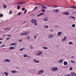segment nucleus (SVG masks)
I'll use <instances>...</instances> for the list:
<instances>
[{
	"instance_id": "nucleus-1",
	"label": "nucleus",
	"mask_w": 76,
	"mask_h": 76,
	"mask_svg": "<svg viewBox=\"0 0 76 76\" xmlns=\"http://www.w3.org/2000/svg\"><path fill=\"white\" fill-rule=\"evenodd\" d=\"M37 20L35 19H32L31 20V22L32 23H37Z\"/></svg>"
},
{
	"instance_id": "nucleus-2",
	"label": "nucleus",
	"mask_w": 76,
	"mask_h": 76,
	"mask_svg": "<svg viewBox=\"0 0 76 76\" xmlns=\"http://www.w3.org/2000/svg\"><path fill=\"white\" fill-rule=\"evenodd\" d=\"M44 72V70H42L40 71L39 70L38 71V73H37V75H39V74H41V73H43V72Z\"/></svg>"
},
{
	"instance_id": "nucleus-3",
	"label": "nucleus",
	"mask_w": 76,
	"mask_h": 76,
	"mask_svg": "<svg viewBox=\"0 0 76 76\" xmlns=\"http://www.w3.org/2000/svg\"><path fill=\"white\" fill-rule=\"evenodd\" d=\"M17 4H25V2H19L17 3Z\"/></svg>"
},
{
	"instance_id": "nucleus-4",
	"label": "nucleus",
	"mask_w": 76,
	"mask_h": 76,
	"mask_svg": "<svg viewBox=\"0 0 76 76\" xmlns=\"http://www.w3.org/2000/svg\"><path fill=\"white\" fill-rule=\"evenodd\" d=\"M42 52L39 51V52H38V53H37L36 54V56H39V55H41V54H42Z\"/></svg>"
},
{
	"instance_id": "nucleus-5",
	"label": "nucleus",
	"mask_w": 76,
	"mask_h": 76,
	"mask_svg": "<svg viewBox=\"0 0 76 76\" xmlns=\"http://www.w3.org/2000/svg\"><path fill=\"white\" fill-rule=\"evenodd\" d=\"M69 12H65L63 13V14L64 15H69Z\"/></svg>"
},
{
	"instance_id": "nucleus-6",
	"label": "nucleus",
	"mask_w": 76,
	"mask_h": 76,
	"mask_svg": "<svg viewBox=\"0 0 76 76\" xmlns=\"http://www.w3.org/2000/svg\"><path fill=\"white\" fill-rule=\"evenodd\" d=\"M54 36L53 35H50L48 36V38L51 39Z\"/></svg>"
},
{
	"instance_id": "nucleus-7",
	"label": "nucleus",
	"mask_w": 76,
	"mask_h": 76,
	"mask_svg": "<svg viewBox=\"0 0 76 76\" xmlns=\"http://www.w3.org/2000/svg\"><path fill=\"white\" fill-rule=\"evenodd\" d=\"M67 38V37L66 36H65L63 39L62 40V42H64V40H66Z\"/></svg>"
},
{
	"instance_id": "nucleus-8",
	"label": "nucleus",
	"mask_w": 76,
	"mask_h": 76,
	"mask_svg": "<svg viewBox=\"0 0 76 76\" xmlns=\"http://www.w3.org/2000/svg\"><path fill=\"white\" fill-rule=\"evenodd\" d=\"M64 60L63 59H61L60 60L58 61V62L59 63H62L63 61Z\"/></svg>"
},
{
	"instance_id": "nucleus-9",
	"label": "nucleus",
	"mask_w": 76,
	"mask_h": 76,
	"mask_svg": "<svg viewBox=\"0 0 76 76\" xmlns=\"http://www.w3.org/2000/svg\"><path fill=\"white\" fill-rule=\"evenodd\" d=\"M44 14H45V13H41L37 15V16L38 17H39V16H41V15H44Z\"/></svg>"
},
{
	"instance_id": "nucleus-10",
	"label": "nucleus",
	"mask_w": 76,
	"mask_h": 76,
	"mask_svg": "<svg viewBox=\"0 0 76 76\" xmlns=\"http://www.w3.org/2000/svg\"><path fill=\"white\" fill-rule=\"evenodd\" d=\"M64 64L65 66H66V65H67V62L66 61H65L64 62Z\"/></svg>"
},
{
	"instance_id": "nucleus-11",
	"label": "nucleus",
	"mask_w": 76,
	"mask_h": 76,
	"mask_svg": "<svg viewBox=\"0 0 76 76\" xmlns=\"http://www.w3.org/2000/svg\"><path fill=\"white\" fill-rule=\"evenodd\" d=\"M48 17H46L44 18V21H47L48 20Z\"/></svg>"
},
{
	"instance_id": "nucleus-12",
	"label": "nucleus",
	"mask_w": 76,
	"mask_h": 76,
	"mask_svg": "<svg viewBox=\"0 0 76 76\" xmlns=\"http://www.w3.org/2000/svg\"><path fill=\"white\" fill-rule=\"evenodd\" d=\"M53 12H59V10H58L57 9L56 10H53Z\"/></svg>"
},
{
	"instance_id": "nucleus-13",
	"label": "nucleus",
	"mask_w": 76,
	"mask_h": 76,
	"mask_svg": "<svg viewBox=\"0 0 76 76\" xmlns=\"http://www.w3.org/2000/svg\"><path fill=\"white\" fill-rule=\"evenodd\" d=\"M51 71L52 72H53V71L54 72V71H55V68L54 67H52L51 68Z\"/></svg>"
},
{
	"instance_id": "nucleus-14",
	"label": "nucleus",
	"mask_w": 76,
	"mask_h": 76,
	"mask_svg": "<svg viewBox=\"0 0 76 76\" xmlns=\"http://www.w3.org/2000/svg\"><path fill=\"white\" fill-rule=\"evenodd\" d=\"M4 61H7V62H10V60L9 59H6L4 60Z\"/></svg>"
},
{
	"instance_id": "nucleus-15",
	"label": "nucleus",
	"mask_w": 76,
	"mask_h": 76,
	"mask_svg": "<svg viewBox=\"0 0 76 76\" xmlns=\"http://www.w3.org/2000/svg\"><path fill=\"white\" fill-rule=\"evenodd\" d=\"M74 75H75L74 72H72L70 76H74Z\"/></svg>"
},
{
	"instance_id": "nucleus-16",
	"label": "nucleus",
	"mask_w": 76,
	"mask_h": 76,
	"mask_svg": "<svg viewBox=\"0 0 76 76\" xmlns=\"http://www.w3.org/2000/svg\"><path fill=\"white\" fill-rule=\"evenodd\" d=\"M13 49H15V48L13 47H10V50H13Z\"/></svg>"
},
{
	"instance_id": "nucleus-17",
	"label": "nucleus",
	"mask_w": 76,
	"mask_h": 76,
	"mask_svg": "<svg viewBox=\"0 0 76 76\" xmlns=\"http://www.w3.org/2000/svg\"><path fill=\"white\" fill-rule=\"evenodd\" d=\"M3 5L4 6L3 8H4V9H5V8H7V6H6V5H4V4H3Z\"/></svg>"
},
{
	"instance_id": "nucleus-18",
	"label": "nucleus",
	"mask_w": 76,
	"mask_h": 76,
	"mask_svg": "<svg viewBox=\"0 0 76 76\" xmlns=\"http://www.w3.org/2000/svg\"><path fill=\"white\" fill-rule=\"evenodd\" d=\"M43 48L45 50H47V49H48V48H47V47H45V46L43 47Z\"/></svg>"
},
{
	"instance_id": "nucleus-19",
	"label": "nucleus",
	"mask_w": 76,
	"mask_h": 76,
	"mask_svg": "<svg viewBox=\"0 0 76 76\" xmlns=\"http://www.w3.org/2000/svg\"><path fill=\"white\" fill-rule=\"evenodd\" d=\"M4 74H5V75H6V76H8V73L7 72H4Z\"/></svg>"
},
{
	"instance_id": "nucleus-20",
	"label": "nucleus",
	"mask_w": 76,
	"mask_h": 76,
	"mask_svg": "<svg viewBox=\"0 0 76 76\" xmlns=\"http://www.w3.org/2000/svg\"><path fill=\"white\" fill-rule=\"evenodd\" d=\"M62 33V32H58V36H59V35H60V34H61Z\"/></svg>"
},
{
	"instance_id": "nucleus-21",
	"label": "nucleus",
	"mask_w": 76,
	"mask_h": 76,
	"mask_svg": "<svg viewBox=\"0 0 76 76\" xmlns=\"http://www.w3.org/2000/svg\"><path fill=\"white\" fill-rule=\"evenodd\" d=\"M38 7H36L34 9V10L35 11L36 9H38Z\"/></svg>"
},
{
	"instance_id": "nucleus-22",
	"label": "nucleus",
	"mask_w": 76,
	"mask_h": 76,
	"mask_svg": "<svg viewBox=\"0 0 76 76\" xmlns=\"http://www.w3.org/2000/svg\"><path fill=\"white\" fill-rule=\"evenodd\" d=\"M71 8H73V9H76V7L74 6H72L71 7Z\"/></svg>"
},
{
	"instance_id": "nucleus-23",
	"label": "nucleus",
	"mask_w": 76,
	"mask_h": 76,
	"mask_svg": "<svg viewBox=\"0 0 76 76\" xmlns=\"http://www.w3.org/2000/svg\"><path fill=\"white\" fill-rule=\"evenodd\" d=\"M11 72H12L13 73H15L16 72V71H11Z\"/></svg>"
},
{
	"instance_id": "nucleus-24",
	"label": "nucleus",
	"mask_w": 76,
	"mask_h": 76,
	"mask_svg": "<svg viewBox=\"0 0 76 76\" xmlns=\"http://www.w3.org/2000/svg\"><path fill=\"white\" fill-rule=\"evenodd\" d=\"M20 5L18 6V7H17V9H18V10H19L20 9Z\"/></svg>"
},
{
	"instance_id": "nucleus-25",
	"label": "nucleus",
	"mask_w": 76,
	"mask_h": 76,
	"mask_svg": "<svg viewBox=\"0 0 76 76\" xmlns=\"http://www.w3.org/2000/svg\"><path fill=\"white\" fill-rule=\"evenodd\" d=\"M57 70H58V69L57 67L55 68V71H57Z\"/></svg>"
},
{
	"instance_id": "nucleus-26",
	"label": "nucleus",
	"mask_w": 76,
	"mask_h": 76,
	"mask_svg": "<svg viewBox=\"0 0 76 76\" xmlns=\"http://www.w3.org/2000/svg\"><path fill=\"white\" fill-rule=\"evenodd\" d=\"M25 49V48H21L20 49V51H23V50H24Z\"/></svg>"
},
{
	"instance_id": "nucleus-27",
	"label": "nucleus",
	"mask_w": 76,
	"mask_h": 76,
	"mask_svg": "<svg viewBox=\"0 0 76 76\" xmlns=\"http://www.w3.org/2000/svg\"><path fill=\"white\" fill-rule=\"evenodd\" d=\"M27 12V10H25L24 11V12L23 14H25V13H26Z\"/></svg>"
},
{
	"instance_id": "nucleus-28",
	"label": "nucleus",
	"mask_w": 76,
	"mask_h": 76,
	"mask_svg": "<svg viewBox=\"0 0 76 76\" xmlns=\"http://www.w3.org/2000/svg\"><path fill=\"white\" fill-rule=\"evenodd\" d=\"M69 44H72V45H73V44L72 43V42H70L69 43Z\"/></svg>"
},
{
	"instance_id": "nucleus-29",
	"label": "nucleus",
	"mask_w": 76,
	"mask_h": 76,
	"mask_svg": "<svg viewBox=\"0 0 76 76\" xmlns=\"http://www.w3.org/2000/svg\"><path fill=\"white\" fill-rule=\"evenodd\" d=\"M44 27L45 28H48V26H44Z\"/></svg>"
},
{
	"instance_id": "nucleus-30",
	"label": "nucleus",
	"mask_w": 76,
	"mask_h": 76,
	"mask_svg": "<svg viewBox=\"0 0 76 76\" xmlns=\"http://www.w3.org/2000/svg\"><path fill=\"white\" fill-rule=\"evenodd\" d=\"M17 43H12V45H17Z\"/></svg>"
},
{
	"instance_id": "nucleus-31",
	"label": "nucleus",
	"mask_w": 76,
	"mask_h": 76,
	"mask_svg": "<svg viewBox=\"0 0 76 76\" xmlns=\"http://www.w3.org/2000/svg\"><path fill=\"white\" fill-rule=\"evenodd\" d=\"M70 18H72L73 19H75V17L73 16H71Z\"/></svg>"
},
{
	"instance_id": "nucleus-32",
	"label": "nucleus",
	"mask_w": 76,
	"mask_h": 76,
	"mask_svg": "<svg viewBox=\"0 0 76 76\" xmlns=\"http://www.w3.org/2000/svg\"><path fill=\"white\" fill-rule=\"evenodd\" d=\"M28 34H29L28 32H25V35H28Z\"/></svg>"
},
{
	"instance_id": "nucleus-33",
	"label": "nucleus",
	"mask_w": 76,
	"mask_h": 76,
	"mask_svg": "<svg viewBox=\"0 0 76 76\" xmlns=\"http://www.w3.org/2000/svg\"><path fill=\"white\" fill-rule=\"evenodd\" d=\"M25 35V33H22L21 34H20V35Z\"/></svg>"
},
{
	"instance_id": "nucleus-34",
	"label": "nucleus",
	"mask_w": 76,
	"mask_h": 76,
	"mask_svg": "<svg viewBox=\"0 0 76 76\" xmlns=\"http://www.w3.org/2000/svg\"><path fill=\"white\" fill-rule=\"evenodd\" d=\"M72 27H73V28H75V24H73L72 25Z\"/></svg>"
},
{
	"instance_id": "nucleus-35",
	"label": "nucleus",
	"mask_w": 76,
	"mask_h": 76,
	"mask_svg": "<svg viewBox=\"0 0 76 76\" xmlns=\"http://www.w3.org/2000/svg\"><path fill=\"white\" fill-rule=\"evenodd\" d=\"M21 15V13L20 12L18 13L17 14V16H19V15Z\"/></svg>"
},
{
	"instance_id": "nucleus-36",
	"label": "nucleus",
	"mask_w": 76,
	"mask_h": 76,
	"mask_svg": "<svg viewBox=\"0 0 76 76\" xmlns=\"http://www.w3.org/2000/svg\"><path fill=\"white\" fill-rule=\"evenodd\" d=\"M3 15L2 14H1L0 13V18L1 17H3Z\"/></svg>"
},
{
	"instance_id": "nucleus-37",
	"label": "nucleus",
	"mask_w": 76,
	"mask_h": 76,
	"mask_svg": "<svg viewBox=\"0 0 76 76\" xmlns=\"http://www.w3.org/2000/svg\"><path fill=\"white\" fill-rule=\"evenodd\" d=\"M72 69H73V68L72 67H71L69 68V70H72Z\"/></svg>"
},
{
	"instance_id": "nucleus-38",
	"label": "nucleus",
	"mask_w": 76,
	"mask_h": 76,
	"mask_svg": "<svg viewBox=\"0 0 76 76\" xmlns=\"http://www.w3.org/2000/svg\"><path fill=\"white\" fill-rule=\"evenodd\" d=\"M27 56L26 54H24L23 55V57L24 58L26 57Z\"/></svg>"
},
{
	"instance_id": "nucleus-39",
	"label": "nucleus",
	"mask_w": 76,
	"mask_h": 76,
	"mask_svg": "<svg viewBox=\"0 0 76 76\" xmlns=\"http://www.w3.org/2000/svg\"><path fill=\"white\" fill-rule=\"evenodd\" d=\"M42 12H45V9H42Z\"/></svg>"
},
{
	"instance_id": "nucleus-40",
	"label": "nucleus",
	"mask_w": 76,
	"mask_h": 76,
	"mask_svg": "<svg viewBox=\"0 0 76 76\" xmlns=\"http://www.w3.org/2000/svg\"><path fill=\"white\" fill-rule=\"evenodd\" d=\"M8 29V28H6L4 29V31H7Z\"/></svg>"
},
{
	"instance_id": "nucleus-41",
	"label": "nucleus",
	"mask_w": 76,
	"mask_h": 76,
	"mask_svg": "<svg viewBox=\"0 0 76 76\" xmlns=\"http://www.w3.org/2000/svg\"><path fill=\"white\" fill-rule=\"evenodd\" d=\"M9 14H12V10H10V12H9Z\"/></svg>"
},
{
	"instance_id": "nucleus-42",
	"label": "nucleus",
	"mask_w": 76,
	"mask_h": 76,
	"mask_svg": "<svg viewBox=\"0 0 76 76\" xmlns=\"http://www.w3.org/2000/svg\"><path fill=\"white\" fill-rule=\"evenodd\" d=\"M39 61L38 60H37V61H35V63H39Z\"/></svg>"
},
{
	"instance_id": "nucleus-43",
	"label": "nucleus",
	"mask_w": 76,
	"mask_h": 76,
	"mask_svg": "<svg viewBox=\"0 0 76 76\" xmlns=\"http://www.w3.org/2000/svg\"><path fill=\"white\" fill-rule=\"evenodd\" d=\"M39 6H41V7H42L44 6V5H42V4H39Z\"/></svg>"
},
{
	"instance_id": "nucleus-44",
	"label": "nucleus",
	"mask_w": 76,
	"mask_h": 76,
	"mask_svg": "<svg viewBox=\"0 0 76 76\" xmlns=\"http://www.w3.org/2000/svg\"><path fill=\"white\" fill-rule=\"evenodd\" d=\"M42 9H47V7H43L42 8Z\"/></svg>"
},
{
	"instance_id": "nucleus-45",
	"label": "nucleus",
	"mask_w": 76,
	"mask_h": 76,
	"mask_svg": "<svg viewBox=\"0 0 76 76\" xmlns=\"http://www.w3.org/2000/svg\"><path fill=\"white\" fill-rule=\"evenodd\" d=\"M25 8L24 7L22 9V10H23V11L24 10H25Z\"/></svg>"
},
{
	"instance_id": "nucleus-46",
	"label": "nucleus",
	"mask_w": 76,
	"mask_h": 76,
	"mask_svg": "<svg viewBox=\"0 0 76 76\" xmlns=\"http://www.w3.org/2000/svg\"><path fill=\"white\" fill-rule=\"evenodd\" d=\"M53 6L54 7H58L57 6H56L55 5H53Z\"/></svg>"
},
{
	"instance_id": "nucleus-47",
	"label": "nucleus",
	"mask_w": 76,
	"mask_h": 76,
	"mask_svg": "<svg viewBox=\"0 0 76 76\" xmlns=\"http://www.w3.org/2000/svg\"><path fill=\"white\" fill-rule=\"evenodd\" d=\"M7 37H12V35H9V34H8L7 35Z\"/></svg>"
},
{
	"instance_id": "nucleus-48",
	"label": "nucleus",
	"mask_w": 76,
	"mask_h": 76,
	"mask_svg": "<svg viewBox=\"0 0 76 76\" xmlns=\"http://www.w3.org/2000/svg\"><path fill=\"white\" fill-rule=\"evenodd\" d=\"M30 39V37H29L27 38L26 39Z\"/></svg>"
},
{
	"instance_id": "nucleus-49",
	"label": "nucleus",
	"mask_w": 76,
	"mask_h": 76,
	"mask_svg": "<svg viewBox=\"0 0 76 76\" xmlns=\"http://www.w3.org/2000/svg\"><path fill=\"white\" fill-rule=\"evenodd\" d=\"M71 63H75V62H74V61H71Z\"/></svg>"
},
{
	"instance_id": "nucleus-50",
	"label": "nucleus",
	"mask_w": 76,
	"mask_h": 76,
	"mask_svg": "<svg viewBox=\"0 0 76 76\" xmlns=\"http://www.w3.org/2000/svg\"><path fill=\"white\" fill-rule=\"evenodd\" d=\"M22 41V39H20L19 40V42H21Z\"/></svg>"
},
{
	"instance_id": "nucleus-51",
	"label": "nucleus",
	"mask_w": 76,
	"mask_h": 76,
	"mask_svg": "<svg viewBox=\"0 0 76 76\" xmlns=\"http://www.w3.org/2000/svg\"><path fill=\"white\" fill-rule=\"evenodd\" d=\"M34 38H35V39H36V38H37V36L35 35L34 37Z\"/></svg>"
},
{
	"instance_id": "nucleus-52",
	"label": "nucleus",
	"mask_w": 76,
	"mask_h": 76,
	"mask_svg": "<svg viewBox=\"0 0 76 76\" xmlns=\"http://www.w3.org/2000/svg\"><path fill=\"white\" fill-rule=\"evenodd\" d=\"M16 69H20V68H19V67H16Z\"/></svg>"
},
{
	"instance_id": "nucleus-53",
	"label": "nucleus",
	"mask_w": 76,
	"mask_h": 76,
	"mask_svg": "<svg viewBox=\"0 0 76 76\" xmlns=\"http://www.w3.org/2000/svg\"><path fill=\"white\" fill-rule=\"evenodd\" d=\"M37 61V59H34V62H35V61Z\"/></svg>"
},
{
	"instance_id": "nucleus-54",
	"label": "nucleus",
	"mask_w": 76,
	"mask_h": 76,
	"mask_svg": "<svg viewBox=\"0 0 76 76\" xmlns=\"http://www.w3.org/2000/svg\"><path fill=\"white\" fill-rule=\"evenodd\" d=\"M10 39V38H7V40H8V39Z\"/></svg>"
},
{
	"instance_id": "nucleus-55",
	"label": "nucleus",
	"mask_w": 76,
	"mask_h": 76,
	"mask_svg": "<svg viewBox=\"0 0 76 76\" xmlns=\"http://www.w3.org/2000/svg\"><path fill=\"white\" fill-rule=\"evenodd\" d=\"M72 13H74V14H75V13H76V12H72Z\"/></svg>"
},
{
	"instance_id": "nucleus-56",
	"label": "nucleus",
	"mask_w": 76,
	"mask_h": 76,
	"mask_svg": "<svg viewBox=\"0 0 76 76\" xmlns=\"http://www.w3.org/2000/svg\"><path fill=\"white\" fill-rule=\"evenodd\" d=\"M5 46V45H3V46H2L1 47H4Z\"/></svg>"
},
{
	"instance_id": "nucleus-57",
	"label": "nucleus",
	"mask_w": 76,
	"mask_h": 76,
	"mask_svg": "<svg viewBox=\"0 0 76 76\" xmlns=\"http://www.w3.org/2000/svg\"><path fill=\"white\" fill-rule=\"evenodd\" d=\"M38 24V23H35V24H34V25H37Z\"/></svg>"
},
{
	"instance_id": "nucleus-58",
	"label": "nucleus",
	"mask_w": 76,
	"mask_h": 76,
	"mask_svg": "<svg viewBox=\"0 0 76 76\" xmlns=\"http://www.w3.org/2000/svg\"><path fill=\"white\" fill-rule=\"evenodd\" d=\"M26 22H27V21H25L24 22V23H23V24H24V23H26Z\"/></svg>"
},
{
	"instance_id": "nucleus-59",
	"label": "nucleus",
	"mask_w": 76,
	"mask_h": 76,
	"mask_svg": "<svg viewBox=\"0 0 76 76\" xmlns=\"http://www.w3.org/2000/svg\"><path fill=\"white\" fill-rule=\"evenodd\" d=\"M50 31H52V32H53V30H52V29H51V30H50Z\"/></svg>"
},
{
	"instance_id": "nucleus-60",
	"label": "nucleus",
	"mask_w": 76,
	"mask_h": 76,
	"mask_svg": "<svg viewBox=\"0 0 76 76\" xmlns=\"http://www.w3.org/2000/svg\"><path fill=\"white\" fill-rule=\"evenodd\" d=\"M4 35H5V36H6V35H5V34H4L2 35V36L3 37V36H4Z\"/></svg>"
},
{
	"instance_id": "nucleus-61",
	"label": "nucleus",
	"mask_w": 76,
	"mask_h": 76,
	"mask_svg": "<svg viewBox=\"0 0 76 76\" xmlns=\"http://www.w3.org/2000/svg\"><path fill=\"white\" fill-rule=\"evenodd\" d=\"M67 76H70V74H68L67 75Z\"/></svg>"
},
{
	"instance_id": "nucleus-62",
	"label": "nucleus",
	"mask_w": 76,
	"mask_h": 76,
	"mask_svg": "<svg viewBox=\"0 0 76 76\" xmlns=\"http://www.w3.org/2000/svg\"><path fill=\"white\" fill-rule=\"evenodd\" d=\"M2 43L1 41H0V44H1V43Z\"/></svg>"
},
{
	"instance_id": "nucleus-63",
	"label": "nucleus",
	"mask_w": 76,
	"mask_h": 76,
	"mask_svg": "<svg viewBox=\"0 0 76 76\" xmlns=\"http://www.w3.org/2000/svg\"><path fill=\"white\" fill-rule=\"evenodd\" d=\"M71 57H72V58H73V57H74V56H72Z\"/></svg>"
},
{
	"instance_id": "nucleus-64",
	"label": "nucleus",
	"mask_w": 76,
	"mask_h": 76,
	"mask_svg": "<svg viewBox=\"0 0 76 76\" xmlns=\"http://www.w3.org/2000/svg\"><path fill=\"white\" fill-rule=\"evenodd\" d=\"M55 27H56V28H57V26H55Z\"/></svg>"
}]
</instances>
